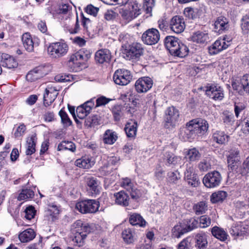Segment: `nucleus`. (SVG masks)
<instances>
[{
    "label": "nucleus",
    "mask_w": 249,
    "mask_h": 249,
    "mask_svg": "<svg viewBox=\"0 0 249 249\" xmlns=\"http://www.w3.org/2000/svg\"><path fill=\"white\" fill-rule=\"evenodd\" d=\"M211 163L209 158L203 160L198 164V168L200 170L207 171L211 168Z\"/></svg>",
    "instance_id": "nucleus-55"
},
{
    "label": "nucleus",
    "mask_w": 249,
    "mask_h": 249,
    "mask_svg": "<svg viewBox=\"0 0 249 249\" xmlns=\"http://www.w3.org/2000/svg\"><path fill=\"white\" fill-rule=\"evenodd\" d=\"M195 246L198 249H206L208 247L207 235L204 232L197 233L195 235Z\"/></svg>",
    "instance_id": "nucleus-23"
},
{
    "label": "nucleus",
    "mask_w": 249,
    "mask_h": 249,
    "mask_svg": "<svg viewBox=\"0 0 249 249\" xmlns=\"http://www.w3.org/2000/svg\"><path fill=\"white\" fill-rule=\"evenodd\" d=\"M37 72L38 73L40 77H42L44 76L47 74L51 71V67L48 65H41L36 68Z\"/></svg>",
    "instance_id": "nucleus-53"
},
{
    "label": "nucleus",
    "mask_w": 249,
    "mask_h": 249,
    "mask_svg": "<svg viewBox=\"0 0 249 249\" xmlns=\"http://www.w3.org/2000/svg\"><path fill=\"white\" fill-rule=\"evenodd\" d=\"M76 54L77 57H78V58H79L82 64H84L91 56L90 52L84 49H81L78 52H76Z\"/></svg>",
    "instance_id": "nucleus-45"
},
{
    "label": "nucleus",
    "mask_w": 249,
    "mask_h": 249,
    "mask_svg": "<svg viewBox=\"0 0 249 249\" xmlns=\"http://www.w3.org/2000/svg\"><path fill=\"white\" fill-rule=\"evenodd\" d=\"M0 59L2 66L8 69L15 68L18 65L16 60L6 53L0 54Z\"/></svg>",
    "instance_id": "nucleus-21"
},
{
    "label": "nucleus",
    "mask_w": 249,
    "mask_h": 249,
    "mask_svg": "<svg viewBox=\"0 0 249 249\" xmlns=\"http://www.w3.org/2000/svg\"><path fill=\"white\" fill-rule=\"evenodd\" d=\"M191 40L196 43L203 45L209 41V36L206 31H197L193 33Z\"/></svg>",
    "instance_id": "nucleus-17"
},
{
    "label": "nucleus",
    "mask_w": 249,
    "mask_h": 249,
    "mask_svg": "<svg viewBox=\"0 0 249 249\" xmlns=\"http://www.w3.org/2000/svg\"><path fill=\"white\" fill-rule=\"evenodd\" d=\"M165 157L166 159L167 163L169 165H176L181 160V158L180 157L175 156L174 155V154L170 153H166Z\"/></svg>",
    "instance_id": "nucleus-52"
},
{
    "label": "nucleus",
    "mask_w": 249,
    "mask_h": 249,
    "mask_svg": "<svg viewBox=\"0 0 249 249\" xmlns=\"http://www.w3.org/2000/svg\"><path fill=\"white\" fill-rule=\"evenodd\" d=\"M111 58L110 51L107 49H101L98 50L95 54V59L99 63L108 62Z\"/></svg>",
    "instance_id": "nucleus-19"
},
{
    "label": "nucleus",
    "mask_w": 249,
    "mask_h": 249,
    "mask_svg": "<svg viewBox=\"0 0 249 249\" xmlns=\"http://www.w3.org/2000/svg\"><path fill=\"white\" fill-rule=\"evenodd\" d=\"M67 65L72 71H77L79 69V68L82 64L79 58H78V57H77L76 53L71 56Z\"/></svg>",
    "instance_id": "nucleus-34"
},
{
    "label": "nucleus",
    "mask_w": 249,
    "mask_h": 249,
    "mask_svg": "<svg viewBox=\"0 0 249 249\" xmlns=\"http://www.w3.org/2000/svg\"><path fill=\"white\" fill-rule=\"evenodd\" d=\"M87 184L90 190L92 191L93 194L96 195L99 193V183L96 179L93 178H89L88 179Z\"/></svg>",
    "instance_id": "nucleus-40"
},
{
    "label": "nucleus",
    "mask_w": 249,
    "mask_h": 249,
    "mask_svg": "<svg viewBox=\"0 0 249 249\" xmlns=\"http://www.w3.org/2000/svg\"><path fill=\"white\" fill-rule=\"evenodd\" d=\"M193 210L196 215H200L206 213L208 210V206L205 201H200L196 203Z\"/></svg>",
    "instance_id": "nucleus-39"
},
{
    "label": "nucleus",
    "mask_w": 249,
    "mask_h": 249,
    "mask_svg": "<svg viewBox=\"0 0 249 249\" xmlns=\"http://www.w3.org/2000/svg\"><path fill=\"white\" fill-rule=\"evenodd\" d=\"M59 115L61 117V122L64 124L69 126L71 124V121L69 118L68 114L63 110L61 109L59 111Z\"/></svg>",
    "instance_id": "nucleus-60"
},
{
    "label": "nucleus",
    "mask_w": 249,
    "mask_h": 249,
    "mask_svg": "<svg viewBox=\"0 0 249 249\" xmlns=\"http://www.w3.org/2000/svg\"><path fill=\"white\" fill-rule=\"evenodd\" d=\"M215 31L219 34L229 28V20L223 16L218 17L214 23Z\"/></svg>",
    "instance_id": "nucleus-22"
},
{
    "label": "nucleus",
    "mask_w": 249,
    "mask_h": 249,
    "mask_svg": "<svg viewBox=\"0 0 249 249\" xmlns=\"http://www.w3.org/2000/svg\"><path fill=\"white\" fill-rule=\"evenodd\" d=\"M131 40V37L128 34H122L120 35L119 40L122 43V47L123 51L128 47L127 44L130 42Z\"/></svg>",
    "instance_id": "nucleus-48"
},
{
    "label": "nucleus",
    "mask_w": 249,
    "mask_h": 249,
    "mask_svg": "<svg viewBox=\"0 0 249 249\" xmlns=\"http://www.w3.org/2000/svg\"><path fill=\"white\" fill-rule=\"evenodd\" d=\"M206 94L214 100H221L224 97L222 88L214 84L209 85L206 87Z\"/></svg>",
    "instance_id": "nucleus-13"
},
{
    "label": "nucleus",
    "mask_w": 249,
    "mask_h": 249,
    "mask_svg": "<svg viewBox=\"0 0 249 249\" xmlns=\"http://www.w3.org/2000/svg\"><path fill=\"white\" fill-rule=\"evenodd\" d=\"M85 125L88 127H94L99 124L97 115H93L87 118L85 121Z\"/></svg>",
    "instance_id": "nucleus-51"
},
{
    "label": "nucleus",
    "mask_w": 249,
    "mask_h": 249,
    "mask_svg": "<svg viewBox=\"0 0 249 249\" xmlns=\"http://www.w3.org/2000/svg\"><path fill=\"white\" fill-rule=\"evenodd\" d=\"M160 38L158 30L155 28L147 30L142 35V39L144 43L147 45H153L157 43Z\"/></svg>",
    "instance_id": "nucleus-10"
},
{
    "label": "nucleus",
    "mask_w": 249,
    "mask_h": 249,
    "mask_svg": "<svg viewBox=\"0 0 249 249\" xmlns=\"http://www.w3.org/2000/svg\"><path fill=\"white\" fill-rule=\"evenodd\" d=\"M36 211L33 206H29L25 210V217L28 220H31L34 218Z\"/></svg>",
    "instance_id": "nucleus-61"
},
{
    "label": "nucleus",
    "mask_w": 249,
    "mask_h": 249,
    "mask_svg": "<svg viewBox=\"0 0 249 249\" xmlns=\"http://www.w3.org/2000/svg\"><path fill=\"white\" fill-rule=\"evenodd\" d=\"M153 84V82L151 78L149 77H142L136 81L135 88L137 92L145 93L151 89Z\"/></svg>",
    "instance_id": "nucleus-11"
},
{
    "label": "nucleus",
    "mask_w": 249,
    "mask_h": 249,
    "mask_svg": "<svg viewBox=\"0 0 249 249\" xmlns=\"http://www.w3.org/2000/svg\"><path fill=\"white\" fill-rule=\"evenodd\" d=\"M211 223V218L206 215L201 216L199 218V226L202 228L209 227Z\"/></svg>",
    "instance_id": "nucleus-57"
},
{
    "label": "nucleus",
    "mask_w": 249,
    "mask_h": 249,
    "mask_svg": "<svg viewBox=\"0 0 249 249\" xmlns=\"http://www.w3.org/2000/svg\"><path fill=\"white\" fill-rule=\"evenodd\" d=\"M227 196V192L223 191H219L212 194L211 201L213 203L222 201L226 198Z\"/></svg>",
    "instance_id": "nucleus-38"
},
{
    "label": "nucleus",
    "mask_w": 249,
    "mask_h": 249,
    "mask_svg": "<svg viewBox=\"0 0 249 249\" xmlns=\"http://www.w3.org/2000/svg\"><path fill=\"white\" fill-rule=\"evenodd\" d=\"M36 71H37L36 68L30 71L26 76L27 80L30 82H33L40 79L41 77Z\"/></svg>",
    "instance_id": "nucleus-56"
},
{
    "label": "nucleus",
    "mask_w": 249,
    "mask_h": 249,
    "mask_svg": "<svg viewBox=\"0 0 249 249\" xmlns=\"http://www.w3.org/2000/svg\"><path fill=\"white\" fill-rule=\"evenodd\" d=\"M188 232L185 224L179 223L175 225L172 230V236L179 238L184 233Z\"/></svg>",
    "instance_id": "nucleus-31"
},
{
    "label": "nucleus",
    "mask_w": 249,
    "mask_h": 249,
    "mask_svg": "<svg viewBox=\"0 0 249 249\" xmlns=\"http://www.w3.org/2000/svg\"><path fill=\"white\" fill-rule=\"evenodd\" d=\"M201 157V154L196 148L188 150L186 155V158L190 161H195L198 160Z\"/></svg>",
    "instance_id": "nucleus-41"
},
{
    "label": "nucleus",
    "mask_w": 249,
    "mask_h": 249,
    "mask_svg": "<svg viewBox=\"0 0 249 249\" xmlns=\"http://www.w3.org/2000/svg\"><path fill=\"white\" fill-rule=\"evenodd\" d=\"M115 169L113 167H110L108 164L105 165L99 169V172L102 176H107L111 174Z\"/></svg>",
    "instance_id": "nucleus-62"
},
{
    "label": "nucleus",
    "mask_w": 249,
    "mask_h": 249,
    "mask_svg": "<svg viewBox=\"0 0 249 249\" xmlns=\"http://www.w3.org/2000/svg\"><path fill=\"white\" fill-rule=\"evenodd\" d=\"M211 231L213 236L221 241H225L228 238V234L221 228L214 226L211 229Z\"/></svg>",
    "instance_id": "nucleus-30"
},
{
    "label": "nucleus",
    "mask_w": 249,
    "mask_h": 249,
    "mask_svg": "<svg viewBox=\"0 0 249 249\" xmlns=\"http://www.w3.org/2000/svg\"><path fill=\"white\" fill-rule=\"evenodd\" d=\"M181 176L178 171H170L167 175V182L170 184H176L180 180Z\"/></svg>",
    "instance_id": "nucleus-36"
},
{
    "label": "nucleus",
    "mask_w": 249,
    "mask_h": 249,
    "mask_svg": "<svg viewBox=\"0 0 249 249\" xmlns=\"http://www.w3.org/2000/svg\"><path fill=\"white\" fill-rule=\"evenodd\" d=\"M129 221L131 225L141 227H144L146 224V222L143 217L140 214L137 213L130 214Z\"/></svg>",
    "instance_id": "nucleus-28"
},
{
    "label": "nucleus",
    "mask_w": 249,
    "mask_h": 249,
    "mask_svg": "<svg viewBox=\"0 0 249 249\" xmlns=\"http://www.w3.org/2000/svg\"><path fill=\"white\" fill-rule=\"evenodd\" d=\"M164 126L167 128L174 127L179 120L178 110L174 107H169L166 111Z\"/></svg>",
    "instance_id": "nucleus-6"
},
{
    "label": "nucleus",
    "mask_w": 249,
    "mask_h": 249,
    "mask_svg": "<svg viewBox=\"0 0 249 249\" xmlns=\"http://www.w3.org/2000/svg\"><path fill=\"white\" fill-rule=\"evenodd\" d=\"M99 228L98 225L83 223L80 220H77L72 225V231L74 236L73 241L77 246H82L87 234L95 232Z\"/></svg>",
    "instance_id": "nucleus-2"
},
{
    "label": "nucleus",
    "mask_w": 249,
    "mask_h": 249,
    "mask_svg": "<svg viewBox=\"0 0 249 249\" xmlns=\"http://www.w3.org/2000/svg\"><path fill=\"white\" fill-rule=\"evenodd\" d=\"M232 86L234 90L237 91L240 94H242L245 91L244 84L242 83V77L240 80H235L232 83Z\"/></svg>",
    "instance_id": "nucleus-49"
},
{
    "label": "nucleus",
    "mask_w": 249,
    "mask_h": 249,
    "mask_svg": "<svg viewBox=\"0 0 249 249\" xmlns=\"http://www.w3.org/2000/svg\"><path fill=\"white\" fill-rule=\"evenodd\" d=\"M36 136H32L27 138L26 154L27 155H31L36 151Z\"/></svg>",
    "instance_id": "nucleus-32"
},
{
    "label": "nucleus",
    "mask_w": 249,
    "mask_h": 249,
    "mask_svg": "<svg viewBox=\"0 0 249 249\" xmlns=\"http://www.w3.org/2000/svg\"><path fill=\"white\" fill-rule=\"evenodd\" d=\"M34 196V192L31 189H22L19 194L18 199L19 201L24 200L28 198H33Z\"/></svg>",
    "instance_id": "nucleus-46"
},
{
    "label": "nucleus",
    "mask_w": 249,
    "mask_h": 249,
    "mask_svg": "<svg viewBox=\"0 0 249 249\" xmlns=\"http://www.w3.org/2000/svg\"><path fill=\"white\" fill-rule=\"evenodd\" d=\"M222 120L225 124L231 125L234 121V116L231 113L224 111L223 113Z\"/></svg>",
    "instance_id": "nucleus-50"
},
{
    "label": "nucleus",
    "mask_w": 249,
    "mask_h": 249,
    "mask_svg": "<svg viewBox=\"0 0 249 249\" xmlns=\"http://www.w3.org/2000/svg\"><path fill=\"white\" fill-rule=\"evenodd\" d=\"M189 49L188 47L182 43H180L178 47L177 48V51L172 54L180 57H184L188 55Z\"/></svg>",
    "instance_id": "nucleus-44"
},
{
    "label": "nucleus",
    "mask_w": 249,
    "mask_h": 249,
    "mask_svg": "<svg viewBox=\"0 0 249 249\" xmlns=\"http://www.w3.org/2000/svg\"><path fill=\"white\" fill-rule=\"evenodd\" d=\"M26 127L24 124H20L17 127L15 132L14 136L16 138L22 137L25 133Z\"/></svg>",
    "instance_id": "nucleus-59"
},
{
    "label": "nucleus",
    "mask_w": 249,
    "mask_h": 249,
    "mask_svg": "<svg viewBox=\"0 0 249 249\" xmlns=\"http://www.w3.org/2000/svg\"><path fill=\"white\" fill-rule=\"evenodd\" d=\"M220 174L217 171H213L207 174L203 179L204 185L207 188H214L218 186L221 181Z\"/></svg>",
    "instance_id": "nucleus-9"
},
{
    "label": "nucleus",
    "mask_w": 249,
    "mask_h": 249,
    "mask_svg": "<svg viewBox=\"0 0 249 249\" xmlns=\"http://www.w3.org/2000/svg\"><path fill=\"white\" fill-rule=\"evenodd\" d=\"M185 225L187 227V229L188 230V231H189L197 228L199 224L195 218H191L186 221V224Z\"/></svg>",
    "instance_id": "nucleus-58"
},
{
    "label": "nucleus",
    "mask_w": 249,
    "mask_h": 249,
    "mask_svg": "<svg viewBox=\"0 0 249 249\" xmlns=\"http://www.w3.org/2000/svg\"><path fill=\"white\" fill-rule=\"evenodd\" d=\"M36 234L34 230L29 228L19 233V240L22 243H27L33 240L36 237Z\"/></svg>",
    "instance_id": "nucleus-25"
},
{
    "label": "nucleus",
    "mask_w": 249,
    "mask_h": 249,
    "mask_svg": "<svg viewBox=\"0 0 249 249\" xmlns=\"http://www.w3.org/2000/svg\"><path fill=\"white\" fill-rule=\"evenodd\" d=\"M208 128L209 124L206 120L200 118L194 119L187 123L186 127L181 129L179 136L186 141L196 135L203 134Z\"/></svg>",
    "instance_id": "nucleus-1"
},
{
    "label": "nucleus",
    "mask_w": 249,
    "mask_h": 249,
    "mask_svg": "<svg viewBox=\"0 0 249 249\" xmlns=\"http://www.w3.org/2000/svg\"><path fill=\"white\" fill-rule=\"evenodd\" d=\"M132 79L130 71L125 69H119L113 75L114 82L118 85L125 86L129 84Z\"/></svg>",
    "instance_id": "nucleus-7"
},
{
    "label": "nucleus",
    "mask_w": 249,
    "mask_h": 249,
    "mask_svg": "<svg viewBox=\"0 0 249 249\" xmlns=\"http://www.w3.org/2000/svg\"><path fill=\"white\" fill-rule=\"evenodd\" d=\"M141 6L136 1H130L119 9L122 19L129 22L141 14Z\"/></svg>",
    "instance_id": "nucleus-3"
},
{
    "label": "nucleus",
    "mask_w": 249,
    "mask_h": 249,
    "mask_svg": "<svg viewBox=\"0 0 249 249\" xmlns=\"http://www.w3.org/2000/svg\"><path fill=\"white\" fill-rule=\"evenodd\" d=\"M121 185L128 192H130L135 187L131 180L127 178L122 179Z\"/></svg>",
    "instance_id": "nucleus-54"
},
{
    "label": "nucleus",
    "mask_w": 249,
    "mask_h": 249,
    "mask_svg": "<svg viewBox=\"0 0 249 249\" xmlns=\"http://www.w3.org/2000/svg\"><path fill=\"white\" fill-rule=\"evenodd\" d=\"M85 11L88 14L96 17L99 11V8L89 4L87 6Z\"/></svg>",
    "instance_id": "nucleus-64"
},
{
    "label": "nucleus",
    "mask_w": 249,
    "mask_h": 249,
    "mask_svg": "<svg viewBox=\"0 0 249 249\" xmlns=\"http://www.w3.org/2000/svg\"><path fill=\"white\" fill-rule=\"evenodd\" d=\"M123 51L129 59H134L139 58L142 54L143 49L142 44L133 42L128 45Z\"/></svg>",
    "instance_id": "nucleus-8"
},
{
    "label": "nucleus",
    "mask_w": 249,
    "mask_h": 249,
    "mask_svg": "<svg viewBox=\"0 0 249 249\" xmlns=\"http://www.w3.org/2000/svg\"><path fill=\"white\" fill-rule=\"evenodd\" d=\"M179 44L178 39L173 36H167L164 39L165 46L171 54L177 51Z\"/></svg>",
    "instance_id": "nucleus-20"
},
{
    "label": "nucleus",
    "mask_w": 249,
    "mask_h": 249,
    "mask_svg": "<svg viewBox=\"0 0 249 249\" xmlns=\"http://www.w3.org/2000/svg\"><path fill=\"white\" fill-rule=\"evenodd\" d=\"M115 198V203L123 206H127L129 205V196L124 191H120L114 194Z\"/></svg>",
    "instance_id": "nucleus-26"
},
{
    "label": "nucleus",
    "mask_w": 249,
    "mask_h": 249,
    "mask_svg": "<svg viewBox=\"0 0 249 249\" xmlns=\"http://www.w3.org/2000/svg\"><path fill=\"white\" fill-rule=\"evenodd\" d=\"M94 164V161L89 157H83L75 161V165L76 166L85 169L91 167Z\"/></svg>",
    "instance_id": "nucleus-29"
},
{
    "label": "nucleus",
    "mask_w": 249,
    "mask_h": 249,
    "mask_svg": "<svg viewBox=\"0 0 249 249\" xmlns=\"http://www.w3.org/2000/svg\"><path fill=\"white\" fill-rule=\"evenodd\" d=\"M124 241L127 244H131L134 242V232L129 228L124 230L122 233Z\"/></svg>",
    "instance_id": "nucleus-42"
},
{
    "label": "nucleus",
    "mask_w": 249,
    "mask_h": 249,
    "mask_svg": "<svg viewBox=\"0 0 249 249\" xmlns=\"http://www.w3.org/2000/svg\"><path fill=\"white\" fill-rule=\"evenodd\" d=\"M94 105V98H92L78 107L76 110L77 117L80 119H84L90 113Z\"/></svg>",
    "instance_id": "nucleus-14"
},
{
    "label": "nucleus",
    "mask_w": 249,
    "mask_h": 249,
    "mask_svg": "<svg viewBox=\"0 0 249 249\" xmlns=\"http://www.w3.org/2000/svg\"><path fill=\"white\" fill-rule=\"evenodd\" d=\"M117 138L115 132L108 129L104 134L103 141L106 144H112L116 141Z\"/></svg>",
    "instance_id": "nucleus-35"
},
{
    "label": "nucleus",
    "mask_w": 249,
    "mask_h": 249,
    "mask_svg": "<svg viewBox=\"0 0 249 249\" xmlns=\"http://www.w3.org/2000/svg\"><path fill=\"white\" fill-rule=\"evenodd\" d=\"M112 112L116 121H118L124 115V107L117 105L114 106L112 109Z\"/></svg>",
    "instance_id": "nucleus-37"
},
{
    "label": "nucleus",
    "mask_w": 249,
    "mask_h": 249,
    "mask_svg": "<svg viewBox=\"0 0 249 249\" xmlns=\"http://www.w3.org/2000/svg\"><path fill=\"white\" fill-rule=\"evenodd\" d=\"M138 124L135 121L130 120L127 122L124 127V131L128 138H135L137 131Z\"/></svg>",
    "instance_id": "nucleus-24"
},
{
    "label": "nucleus",
    "mask_w": 249,
    "mask_h": 249,
    "mask_svg": "<svg viewBox=\"0 0 249 249\" xmlns=\"http://www.w3.org/2000/svg\"><path fill=\"white\" fill-rule=\"evenodd\" d=\"M241 22V28L243 34L248 35L249 34V17L247 15L244 16Z\"/></svg>",
    "instance_id": "nucleus-47"
},
{
    "label": "nucleus",
    "mask_w": 249,
    "mask_h": 249,
    "mask_svg": "<svg viewBox=\"0 0 249 249\" xmlns=\"http://www.w3.org/2000/svg\"><path fill=\"white\" fill-rule=\"evenodd\" d=\"M57 150L58 151L69 150L71 151L74 152L75 150V146L71 141H63L58 144Z\"/></svg>",
    "instance_id": "nucleus-43"
},
{
    "label": "nucleus",
    "mask_w": 249,
    "mask_h": 249,
    "mask_svg": "<svg viewBox=\"0 0 249 249\" xmlns=\"http://www.w3.org/2000/svg\"><path fill=\"white\" fill-rule=\"evenodd\" d=\"M99 203L94 199H87L77 202L75 208L82 213H95L98 211Z\"/></svg>",
    "instance_id": "nucleus-5"
},
{
    "label": "nucleus",
    "mask_w": 249,
    "mask_h": 249,
    "mask_svg": "<svg viewBox=\"0 0 249 249\" xmlns=\"http://www.w3.org/2000/svg\"><path fill=\"white\" fill-rule=\"evenodd\" d=\"M170 26L171 30L176 34L182 33L185 28V23L183 18L179 16L173 17L170 20Z\"/></svg>",
    "instance_id": "nucleus-16"
},
{
    "label": "nucleus",
    "mask_w": 249,
    "mask_h": 249,
    "mask_svg": "<svg viewBox=\"0 0 249 249\" xmlns=\"http://www.w3.org/2000/svg\"><path fill=\"white\" fill-rule=\"evenodd\" d=\"M58 94L57 90L52 87H48L46 89L44 94V105L45 107L50 106L55 99Z\"/></svg>",
    "instance_id": "nucleus-18"
},
{
    "label": "nucleus",
    "mask_w": 249,
    "mask_h": 249,
    "mask_svg": "<svg viewBox=\"0 0 249 249\" xmlns=\"http://www.w3.org/2000/svg\"><path fill=\"white\" fill-rule=\"evenodd\" d=\"M231 40H226L225 37L216 40L209 48V51L211 54H215L226 49L230 45Z\"/></svg>",
    "instance_id": "nucleus-15"
},
{
    "label": "nucleus",
    "mask_w": 249,
    "mask_h": 249,
    "mask_svg": "<svg viewBox=\"0 0 249 249\" xmlns=\"http://www.w3.org/2000/svg\"><path fill=\"white\" fill-rule=\"evenodd\" d=\"M229 136L225 134L224 131L217 130L213 135V141L219 144H224L228 141Z\"/></svg>",
    "instance_id": "nucleus-33"
},
{
    "label": "nucleus",
    "mask_w": 249,
    "mask_h": 249,
    "mask_svg": "<svg viewBox=\"0 0 249 249\" xmlns=\"http://www.w3.org/2000/svg\"><path fill=\"white\" fill-rule=\"evenodd\" d=\"M248 228L241 223L233 224L230 230V233L234 236H242L247 232Z\"/></svg>",
    "instance_id": "nucleus-27"
},
{
    "label": "nucleus",
    "mask_w": 249,
    "mask_h": 249,
    "mask_svg": "<svg viewBox=\"0 0 249 249\" xmlns=\"http://www.w3.org/2000/svg\"><path fill=\"white\" fill-rule=\"evenodd\" d=\"M22 42L24 48L29 52L34 51V47L38 46L39 40L37 37H32L29 33H25L22 36Z\"/></svg>",
    "instance_id": "nucleus-12"
},
{
    "label": "nucleus",
    "mask_w": 249,
    "mask_h": 249,
    "mask_svg": "<svg viewBox=\"0 0 249 249\" xmlns=\"http://www.w3.org/2000/svg\"><path fill=\"white\" fill-rule=\"evenodd\" d=\"M69 46L64 40L51 43L47 48L49 55L53 58H59L67 54Z\"/></svg>",
    "instance_id": "nucleus-4"
},
{
    "label": "nucleus",
    "mask_w": 249,
    "mask_h": 249,
    "mask_svg": "<svg viewBox=\"0 0 249 249\" xmlns=\"http://www.w3.org/2000/svg\"><path fill=\"white\" fill-rule=\"evenodd\" d=\"M130 195L132 199L135 200H138L142 195V194L140 190L137 189L135 187L133 188V189L130 190Z\"/></svg>",
    "instance_id": "nucleus-63"
}]
</instances>
